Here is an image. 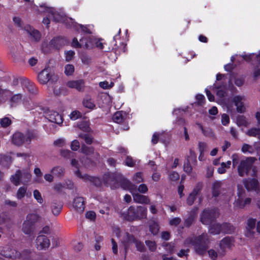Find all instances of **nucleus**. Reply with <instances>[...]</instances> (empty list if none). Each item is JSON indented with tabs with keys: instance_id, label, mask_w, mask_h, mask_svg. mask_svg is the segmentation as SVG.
I'll list each match as a JSON object with an SVG mask.
<instances>
[{
	"instance_id": "1",
	"label": "nucleus",
	"mask_w": 260,
	"mask_h": 260,
	"mask_svg": "<svg viewBox=\"0 0 260 260\" xmlns=\"http://www.w3.org/2000/svg\"><path fill=\"white\" fill-rule=\"evenodd\" d=\"M231 158L233 167L235 168L237 166L238 173L241 177L248 175L253 164L256 160V158L254 157H241L237 153L233 154Z\"/></svg>"
},
{
	"instance_id": "2",
	"label": "nucleus",
	"mask_w": 260,
	"mask_h": 260,
	"mask_svg": "<svg viewBox=\"0 0 260 260\" xmlns=\"http://www.w3.org/2000/svg\"><path fill=\"white\" fill-rule=\"evenodd\" d=\"M210 242L209 236L207 233H203L198 237H192L187 238L185 244H192L194 246L196 252L200 255L204 254L208 248Z\"/></svg>"
},
{
	"instance_id": "3",
	"label": "nucleus",
	"mask_w": 260,
	"mask_h": 260,
	"mask_svg": "<svg viewBox=\"0 0 260 260\" xmlns=\"http://www.w3.org/2000/svg\"><path fill=\"white\" fill-rule=\"evenodd\" d=\"M124 189H128L132 193L133 200L136 203L146 204L149 203L150 200L147 196L138 193L137 191V186L128 180H124L122 185Z\"/></svg>"
},
{
	"instance_id": "4",
	"label": "nucleus",
	"mask_w": 260,
	"mask_h": 260,
	"mask_svg": "<svg viewBox=\"0 0 260 260\" xmlns=\"http://www.w3.org/2000/svg\"><path fill=\"white\" fill-rule=\"evenodd\" d=\"M147 216V208L143 206H137L135 208L131 206L126 213H124V218L129 221L136 219L145 218Z\"/></svg>"
},
{
	"instance_id": "5",
	"label": "nucleus",
	"mask_w": 260,
	"mask_h": 260,
	"mask_svg": "<svg viewBox=\"0 0 260 260\" xmlns=\"http://www.w3.org/2000/svg\"><path fill=\"white\" fill-rule=\"evenodd\" d=\"M0 254L6 257L20 258L21 260H31L27 251H24L20 254L14 249L12 250L9 246L0 247Z\"/></svg>"
},
{
	"instance_id": "6",
	"label": "nucleus",
	"mask_w": 260,
	"mask_h": 260,
	"mask_svg": "<svg viewBox=\"0 0 260 260\" xmlns=\"http://www.w3.org/2000/svg\"><path fill=\"white\" fill-rule=\"evenodd\" d=\"M124 246V256L126 257L127 249L128 247V243L133 242L135 244L136 247L139 251L143 252L145 250V247L144 244L137 240L135 237L131 235L126 233L124 235V239L122 241Z\"/></svg>"
},
{
	"instance_id": "7",
	"label": "nucleus",
	"mask_w": 260,
	"mask_h": 260,
	"mask_svg": "<svg viewBox=\"0 0 260 260\" xmlns=\"http://www.w3.org/2000/svg\"><path fill=\"white\" fill-rule=\"evenodd\" d=\"M237 188V198L234 204L235 206L243 208L250 203L251 199L250 198H245V190L240 185H238Z\"/></svg>"
},
{
	"instance_id": "8",
	"label": "nucleus",
	"mask_w": 260,
	"mask_h": 260,
	"mask_svg": "<svg viewBox=\"0 0 260 260\" xmlns=\"http://www.w3.org/2000/svg\"><path fill=\"white\" fill-rule=\"evenodd\" d=\"M218 212L215 209L205 210L201 216V221L203 224L208 225L218 216Z\"/></svg>"
},
{
	"instance_id": "9",
	"label": "nucleus",
	"mask_w": 260,
	"mask_h": 260,
	"mask_svg": "<svg viewBox=\"0 0 260 260\" xmlns=\"http://www.w3.org/2000/svg\"><path fill=\"white\" fill-rule=\"evenodd\" d=\"M50 242L47 236L39 234L35 241V246L39 250H46L49 248Z\"/></svg>"
},
{
	"instance_id": "10",
	"label": "nucleus",
	"mask_w": 260,
	"mask_h": 260,
	"mask_svg": "<svg viewBox=\"0 0 260 260\" xmlns=\"http://www.w3.org/2000/svg\"><path fill=\"white\" fill-rule=\"evenodd\" d=\"M46 12L49 13V16L52 18V20L56 22H62L66 23L67 26L69 27V25L70 24H68V23L71 21L70 20V18H64L62 15L57 12L55 9L53 8H48L46 10Z\"/></svg>"
},
{
	"instance_id": "11",
	"label": "nucleus",
	"mask_w": 260,
	"mask_h": 260,
	"mask_svg": "<svg viewBox=\"0 0 260 260\" xmlns=\"http://www.w3.org/2000/svg\"><path fill=\"white\" fill-rule=\"evenodd\" d=\"M45 117L50 122L61 125L63 122L62 117L58 112L48 110L45 113Z\"/></svg>"
},
{
	"instance_id": "12",
	"label": "nucleus",
	"mask_w": 260,
	"mask_h": 260,
	"mask_svg": "<svg viewBox=\"0 0 260 260\" xmlns=\"http://www.w3.org/2000/svg\"><path fill=\"white\" fill-rule=\"evenodd\" d=\"M72 44V46L75 48H84L87 49L93 47V44L91 42V39L90 38L89 40L82 38L80 40V42H78L77 39L74 38Z\"/></svg>"
},
{
	"instance_id": "13",
	"label": "nucleus",
	"mask_w": 260,
	"mask_h": 260,
	"mask_svg": "<svg viewBox=\"0 0 260 260\" xmlns=\"http://www.w3.org/2000/svg\"><path fill=\"white\" fill-rule=\"evenodd\" d=\"M245 98L244 96L236 95L233 99V102L236 106L237 111L239 113H243L245 111Z\"/></svg>"
},
{
	"instance_id": "14",
	"label": "nucleus",
	"mask_w": 260,
	"mask_h": 260,
	"mask_svg": "<svg viewBox=\"0 0 260 260\" xmlns=\"http://www.w3.org/2000/svg\"><path fill=\"white\" fill-rule=\"evenodd\" d=\"M12 223L9 217L5 214H0V232L11 227Z\"/></svg>"
},
{
	"instance_id": "15",
	"label": "nucleus",
	"mask_w": 260,
	"mask_h": 260,
	"mask_svg": "<svg viewBox=\"0 0 260 260\" xmlns=\"http://www.w3.org/2000/svg\"><path fill=\"white\" fill-rule=\"evenodd\" d=\"M243 183L245 187L248 190H258V182L257 180L255 179H248L243 180Z\"/></svg>"
},
{
	"instance_id": "16",
	"label": "nucleus",
	"mask_w": 260,
	"mask_h": 260,
	"mask_svg": "<svg viewBox=\"0 0 260 260\" xmlns=\"http://www.w3.org/2000/svg\"><path fill=\"white\" fill-rule=\"evenodd\" d=\"M202 185L198 183L194 188L193 191L189 194L187 199V204L191 206L194 201L196 197L199 194L202 189Z\"/></svg>"
},
{
	"instance_id": "17",
	"label": "nucleus",
	"mask_w": 260,
	"mask_h": 260,
	"mask_svg": "<svg viewBox=\"0 0 260 260\" xmlns=\"http://www.w3.org/2000/svg\"><path fill=\"white\" fill-rule=\"evenodd\" d=\"M71 165L72 167L77 169V170L75 171V174L78 177L82 179L84 181L90 180L91 178L86 174L82 175L79 170L80 165L78 161L75 159H72L71 161Z\"/></svg>"
},
{
	"instance_id": "18",
	"label": "nucleus",
	"mask_w": 260,
	"mask_h": 260,
	"mask_svg": "<svg viewBox=\"0 0 260 260\" xmlns=\"http://www.w3.org/2000/svg\"><path fill=\"white\" fill-rule=\"evenodd\" d=\"M67 86L69 88H74L80 91L84 89L85 84L83 80H72L67 83Z\"/></svg>"
},
{
	"instance_id": "19",
	"label": "nucleus",
	"mask_w": 260,
	"mask_h": 260,
	"mask_svg": "<svg viewBox=\"0 0 260 260\" xmlns=\"http://www.w3.org/2000/svg\"><path fill=\"white\" fill-rule=\"evenodd\" d=\"M24 29L35 41H39L40 40L41 35L38 30L29 25L25 26Z\"/></svg>"
},
{
	"instance_id": "20",
	"label": "nucleus",
	"mask_w": 260,
	"mask_h": 260,
	"mask_svg": "<svg viewBox=\"0 0 260 260\" xmlns=\"http://www.w3.org/2000/svg\"><path fill=\"white\" fill-rule=\"evenodd\" d=\"M73 206L77 211L80 212H83L85 208L83 198L80 197L75 198L73 203Z\"/></svg>"
},
{
	"instance_id": "21",
	"label": "nucleus",
	"mask_w": 260,
	"mask_h": 260,
	"mask_svg": "<svg viewBox=\"0 0 260 260\" xmlns=\"http://www.w3.org/2000/svg\"><path fill=\"white\" fill-rule=\"evenodd\" d=\"M21 84L24 88H26L28 91L32 94H36L37 92V89L34 84L30 82L27 79H22Z\"/></svg>"
},
{
	"instance_id": "22",
	"label": "nucleus",
	"mask_w": 260,
	"mask_h": 260,
	"mask_svg": "<svg viewBox=\"0 0 260 260\" xmlns=\"http://www.w3.org/2000/svg\"><path fill=\"white\" fill-rule=\"evenodd\" d=\"M38 80L41 84L47 83L50 79V75L49 74V70L45 69L41 73H40L38 76Z\"/></svg>"
},
{
	"instance_id": "23",
	"label": "nucleus",
	"mask_w": 260,
	"mask_h": 260,
	"mask_svg": "<svg viewBox=\"0 0 260 260\" xmlns=\"http://www.w3.org/2000/svg\"><path fill=\"white\" fill-rule=\"evenodd\" d=\"M30 193L27 191V187L25 186L20 187L16 192V197L18 200H22L25 197L30 196Z\"/></svg>"
},
{
	"instance_id": "24",
	"label": "nucleus",
	"mask_w": 260,
	"mask_h": 260,
	"mask_svg": "<svg viewBox=\"0 0 260 260\" xmlns=\"http://www.w3.org/2000/svg\"><path fill=\"white\" fill-rule=\"evenodd\" d=\"M234 244V240L233 239L226 237L223 239L220 242L219 246L220 248L224 250L227 248H230Z\"/></svg>"
},
{
	"instance_id": "25",
	"label": "nucleus",
	"mask_w": 260,
	"mask_h": 260,
	"mask_svg": "<svg viewBox=\"0 0 260 260\" xmlns=\"http://www.w3.org/2000/svg\"><path fill=\"white\" fill-rule=\"evenodd\" d=\"M35 230L34 225L29 223L26 221L24 220L22 226V231L25 235H31L33 234Z\"/></svg>"
},
{
	"instance_id": "26",
	"label": "nucleus",
	"mask_w": 260,
	"mask_h": 260,
	"mask_svg": "<svg viewBox=\"0 0 260 260\" xmlns=\"http://www.w3.org/2000/svg\"><path fill=\"white\" fill-rule=\"evenodd\" d=\"M71 24L69 25V27H73L77 29H80L83 32L91 34L90 29L88 28L89 26H84L81 24H77L72 18L69 19Z\"/></svg>"
},
{
	"instance_id": "27",
	"label": "nucleus",
	"mask_w": 260,
	"mask_h": 260,
	"mask_svg": "<svg viewBox=\"0 0 260 260\" xmlns=\"http://www.w3.org/2000/svg\"><path fill=\"white\" fill-rule=\"evenodd\" d=\"M24 137L22 134L19 132L15 133L12 137V142L16 145H21L24 142Z\"/></svg>"
},
{
	"instance_id": "28",
	"label": "nucleus",
	"mask_w": 260,
	"mask_h": 260,
	"mask_svg": "<svg viewBox=\"0 0 260 260\" xmlns=\"http://www.w3.org/2000/svg\"><path fill=\"white\" fill-rule=\"evenodd\" d=\"M222 224L219 223H214L211 225L209 229V232L213 235H217L222 232Z\"/></svg>"
},
{
	"instance_id": "29",
	"label": "nucleus",
	"mask_w": 260,
	"mask_h": 260,
	"mask_svg": "<svg viewBox=\"0 0 260 260\" xmlns=\"http://www.w3.org/2000/svg\"><path fill=\"white\" fill-rule=\"evenodd\" d=\"M21 171V182L25 184L30 181L31 179V174L29 171L23 170Z\"/></svg>"
},
{
	"instance_id": "30",
	"label": "nucleus",
	"mask_w": 260,
	"mask_h": 260,
	"mask_svg": "<svg viewBox=\"0 0 260 260\" xmlns=\"http://www.w3.org/2000/svg\"><path fill=\"white\" fill-rule=\"evenodd\" d=\"M222 182L220 181H215L212 183V191L214 197H217L220 193V189L222 185Z\"/></svg>"
},
{
	"instance_id": "31",
	"label": "nucleus",
	"mask_w": 260,
	"mask_h": 260,
	"mask_svg": "<svg viewBox=\"0 0 260 260\" xmlns=\"http://www.w3.org/2000/svg\"><path fill=\"white\" fill-rule=\"evenodd\" d=\"M51 44L56 48H59L66 44V40L62 37H57L52 40Z\"/></svg>"
},
{
	"instance_id": "32",
	"label": "nucleus",
	"mask_w": 260,
	"mask_h": 260,
	"mask_svg": "<svg viewBox=\"0 0 260 260\" xmlns=\"http://www.w3.org/2000/svg\"><path fill=\"white\" fill-rule=\"evenodd\" d=\"M39 219L40 216L38 214L29 213L26 216L25 220L34 225V224L39 220Z\"/></svg>"
},
{
	"instance_id": "33",
	"label": "nucleus",
	"mask_w": 260,
	"mask_h": 260,
	"mask_svg": "<svg viewBox=\"0 0 260 260\" xmlns=\"http://www.w3.org/2000/svg\"><path fill=\"white\" fill-rule=\"evenodd\" d=\"M125 116V113L123 111L116 112L113 116V120L115 122L120 123L123 121Z\"/></svg>"
},
{
	"instance_id": "34",
	"label": "nucleus",
	"mask_w": 260,
	"mask_h": 260,
	"mask_svg": "<svg viewBox=\"0 0 260 260\" xmlns=\"http://www.w3.org/2000/svg\"><path fill=\"white\" fill-rule=\"evenodd\" d=\"M246 134L250 137H256L260 140V128H250L246 132Z\"/></svg>"
},
{
	"instance_id": "35",
	"label": "nucleus",
	"mask_w": 260,
	"mask_h": 260,
	"mask_svg": "<svg viewBox=\"0 0 260 260\" xmlns=\"http://www.w3.org/2000/svg\"><path fill=\"white\" fill-rule=\"evenodd\" d=\"M11 182L16 186H18L21 182V171L18 170L16 173L11 177Z\"/></svg>"
},
{
	"instance_id": "36",
	"label": "nucleus",
	"mask_w": 260,
	"mask_h": 260,
	"mask_svg": "<svg viewBox=\"0 0 260 260\" xmlns=\"http://www.w3.org/2000/svg\"><path fill=\"white\" fill-rule=\"evenodd\" d=\"M51 172L57 177H60L63 175L64 169L61 167L56 166L52 169Z\"/></svg>"
},
{
	"instance_id": "37",
	"label": "nucleus",
	"mask_w": 260,
	"mask_h": 260,
	"mask_svg": "<svg viewBox=\"0 0 260 260\" xmlns=\"http://www.w3.org/2000/svg\"><path fill=\"white\" fill-rule=\"evenodd\" d=\"M222 232L231 234L235 230V228L230 223H225L222 224Z\"/></svg>"
},
{
	"instance_id": "38",
	"label": "nucleus",
	"mask_w": 260,
	"mask_h": 260,
	"mask_svg": "<svg viewBox=\"0 0 260 260\" xmlns=\"http://www.w3.org/2000/svg\"><path fill=\"white\" fill-rule=\"evenodd\" d=\"M12 162L11 156L8 155H1L0 157V162L4 166H7Z\"/></svg>"
},
{
	"instance_id": "39",
	"label": "nucleus",
	"mask_w": 260,
	"mask_h": 260,
	"mask_svg": "<svg viewBox=\"0 0 260 260\" xmlns=\"http://www.w3.org/2000/svg\"><path fill=\"white\" fill-rule=\"evenodd\" d=\"M83 105L85 108L91 110L93 109L95 107L93 101L90 98H86L84 99L83 101Z\"/></svg>"
},
{
	"instance_id": "40",
	"label": "nucleus",
	"mask_w": 260,
	"mask_h": 260,
	"mask_svg": "<svg viewBox=\"0 0 260 260\" xmlns=\"http://www.w3.org/2000/svg\"><path fill=\"white\" fill-rule=\"evenodd\" d=\"M255 148L253 146L247 144H244L243 145L241 151L244 153H248L250 154H252L254 152Z\"/></svg>"
},
{
	"instance_id": "41",
	"label": "nucleus",
	"mask_w": 260,
	"mask_h": 260,
	"mask_svg": "<svg viewBox=\"0 0 260 260\" xmlns=\"http://www.w3.org/2000/svg\"><path fill=\"white\" fill-rule=\"evenodd\" d=\"M162 246L165 247L166 251L170 253H173L175 251V245L174 243H164Z\"/></svg>"
},
{
	"instance_id": "42",
	"label": "nucleus",
	"mask_w": 260,
	"mask_h": 260,
	"mask_svg": "<svg viewBox=\"0 0 260 260\" xmlns=\"http://www.w3.org/2000/svg\"><path fill=\"white\" fill-rule=\"evenodd\" d=\"M132 181L135 183H140L143 181L142 174L141 172L135 173L133 178Z\"/></svg>"
},
{
	"instance_id": "43",
	"label": "nucleus",
	"mask_w": 260,
	"mask_h": 260,
	"mask_svg": "<svg viewBox=\"0 0 260 260\" xmlns=\"http://www.w3.org/2000/svg\"><path fill=\"white\" fill-rule=\"evenodd\" d=\"M255 56L257 62L260 63V51L258 54L255 55L254 54H250L248 55H242V57L246 61H250L253 57Z\"/></svg>"
},
{
	"instance_id": "44",
	"label": "nucleus",
	"mask_w": 260,
	"mask_h": 260,
	"mask_svg": "<svg viewBox=\"0 0 260 260\" xmlns=\"http://www.w3.org/2000/svg\"><path fill=\"white\" fill-rule=\"evenodd\" d=\"M237 124L239 126H247L248 122L246 118L244 116H239L237 119Z\"/></svg>"
},
{
	"instance_id": "45",
	"label": "nucleus",
	"mask_w": 260,
	"mask_h": 260,
	"mask_svg": "<svg viewBox=\"0 0 260 260\" xmlns=\"http://www.w3.org/2000/svg\"><path fill=\"white\" fill-rule=\"evenodd\" d=\"M256 225V219L254 218H249L247 221L246 228L249 230L254 229Z\"/></svg>"
},
{
	"instance_id": "46",
	"label": "nucleus",
	"mask_w": 260,
	"mask_h": 260,
	"mask_svg": "<svg viewBox=\"0 0 260 260\" xmlns=\"http://www.w3.org/2000/svg\"><path fill=\"white\" fill-rule=\"evenodd\" d=\"M195 218V215L194 214L190 215L187 218L184 220V226L186 227L190 226L192 223Z\"/></svg>"
},
{
	"instance_id": "47",
	"label": "nucleus",
	"mask_w": 260,
	"mask_h": 260,
	"mask_svg": "<svg viewBox=\"0 0 260 260\" xmlns=\"http://www.w3.org/2000/svg\"><path fill=\"white\" fill-rule=\"evenodd\" d=\"M34 198L39 204H42L43 202V199L42 198L41 193L38 190H35L33 192Z\"/></svg>"
},
{
	"instance_id": "48",
	"label": "nucleus",
	"mask_w": 260,
	"mask_h": 260,
	"mask_svg": "<svg viewBox=\"0 0 260 260\" xmlns=\"http://www.w3.org/2000/svg\"><path fill=\"white\" fill-rule=\"evenodd\" d=\"M99 86L104 89H110L114 86V83L113 82H111L109 83L108 82L105 81L103 82H100L99 83Z\"/></svg>"
},
{
	"instance_id": "49",
	"label": "nucleus",
	"mask_w": 260,
	"mask_h": 260,
	"mask_svg": "<svg viewBox=\"0 0 260 260\" xmlns=\"http://www.w3.org/2000/svg\"><path fill=\"white\" fill-rule=\"evenodd\" d=\"M145 244L148 247L149 250L151 251H155L156 249V244L154 241L147 240L145 241Z\"/></svg>"
},
{
	"instance_id": "50",
	"label": "nucleus",
	"mask_w": 260,
	"mask_h": 260,
	"mask_svg": "<svg viewBox=\"0 0 260 260\" xmlns=\"http://www.w3.org/2000/svg\"><path fill=\"white\" fill-rule=\"evenodd\" d=\"M150 231L153 235L156 234L159 231V226L157 223L153 222L150 225Z\"/></svg>"
},
{
	"instance_id": "51",
	"label": "nucleus",
	"mask_w": 260,
	"mask_h": 260,
	"mask_svg": "<svg viewBox=\"0 0 260 260\" xmlns=\"http://www.w3.org/2000/svg\"><path fill=\"white\" fill-rule=\"evenodd\" d=\"M82 151L87 155L94 153V150L92 147H89L85 146H82Z\"/></svg>"
},
{
	"instance_id": "52",
	"label": "nucleus",
	"mask_w": 260,
	"mask_h": 260,
	"mask_svg": "<svg viewBox=\"0 0 260 260\" xmlns=\"http://www.w3.org/2000/svg\"><path fill=\"white\" fill-rule=\"evenodd\" d=\"M74 72V67L72 64H67L65 67L64 73L67 75H71Z\"/></svg>"
},
{
	"instance_id": "53",
	"label": "nucleus",
	"mask_w": 260,
	"mask_h": 260,
	"mask_svg": "<svg viewBox=\"0 0 260 260\" xmlns=\"http://www.w3.org/2000/svg\"><path fill=\"white\" fill-rule=\"evenodd\" d=\"M66 141L64 138H59L54 142V145L61 147L66 145Z\"/></svg>"
},
{
	"instance_id": "54",
	"label": "nucleus",
	"mask_w": 260,
	"mask_h": 260,
	"mask_svg": "<svg viewBox=\"0 0 260 260\" xmlns=\"http://www.w3.org/2000/svg\"><path fill=\"white\" fill-rule=\"evenodd\" d=\"M81 117V113L76 110L73 111L70 115V118L73 120H75Z\"/></svg>"
},
{
	"instance_id": "55",
	"label": "nucleus",
	"mask_w": 260,
	"mask_h": 260,
	"mask_svg": "<svg viewBox=\"0 0 260 260\" xmlns=\"http://www.w3.org/2000/svg\"><path fill=\"white\" fill-rule=\"evenodd\" d=\"M71 148L73 151H77L80 148V143L77 140H73L71 144Z\"/></svg>"
},
{
	"instance_id": "56",
	"label": "nucleus",
	"mask_w": 260,
	"mask_h": 260,
	"mask_svg": "<svg viewBox=\"0 0 260 260\" xmlns=\"http://www.w3.org/2000/svg\"><path fill=\"white\" fill-rule=\"evenodd\" d=\"M198 125H199V127L201 128V129L202 130V133H203V134L205 136H212L213 135V132L211 131V129H204L202 125L200 124H198Z\"/></svg>"
},
{
	"instance_id": "57",
	"label": "nucleus",
	"mask_w": 260,
	"mask_h": 260,
	"mask_svg": "<svg viewBox=\"0 0 260 260\" xmlns=\"http://www.w3.org/2000/svg\"><path fill=\"white\" fill-rule=\"evenodd\" d=\"M51 207L52 213L54 215H58L60 213L61 210V206L60 205L56 206L55 205H53Z\"/></svg>"
},
{
	"instance_id": "58",
	"label": "nucleus",
	"mask_w": 260,
	"mask_h": 260,
	"mask_svg": "<svg viewBox=\"0 0 260 260\" xmlns=\"http://www.w3.org/2000/svg\"><path fill=\"white\" fill-rule=\"evenodd\" d=\"M91 42L93 44V46L94 45H95L96 47L100 49H103V44L101 42L100 40H97L96 39H91Z\"/></svg>"
},
{
	"instance_id": "59",
	"label": "nucleus",
	"mask_w": 260,
	"mask_h": 260,
	"mask_svg": "<svg viewBox=\"0 0 260 260\" xmlns=\"http://www.w3.org/2000/svg\"><path fill=\"white\" fill-rule=\"evenodd\" d=\"M79 137L83 138L87 144H90L92 142V138L87 134L80 135Z\"/></svg>"
},
{
	"instance_id": "60",
	"label": "nucleus",
	"mask_w": 260,
	"mask_h": 260,
	"mask_svg": "<svg viewBox=\"0 0 260 260\" xmlns=\"http://www.w3.org/2000/svg\"><path fill=\"white\" fill-rule=\"evenodd\" d=\"M66 60L67 61H71L75 55V52L73 51L70 50L66 52Z\"/></svg>"
},
{
	"instance_id": "61",
	"label": "nucleus",
	"mask_w": 260,
	"mask_h": 260,
	"mask_svg": "<svg viewBox=\"0 0 260 260\" xmlns=\"http://www.w3.org/2000/svg\"><path fill=\"white\" fill-rule=\"evenodd\" d=\"M230 122L229 116L226 114L221 115V123L223 125H228Z\"/></svg>"
},
{
	"instance_id": "62",
	"label": "nucleus",
	"mask_w": 260,
	"mask_h": 260,
	"mask_svg": "<svg viewBox=\"0 0 260 260\" xmlns=\"http://www.w3.org/2000/svg\"><path fill=\"white\" fill-rule=\"evenodd\" d=\"M209 256L212 260H216L217 258L218 254L216 251H215L214 249H210L208 251Z\"/></svg>"
},
{
	"instance_id": "63",
	"label": "nucleus",
	"mask_w": 260,
	"mask_h": 260,
	"mask_svg": "<svg viewBox=\"0 0 260 260\" xmlns=\"http://www.w3.org/2000/svg\"><path fill=\"white\" fill-rule=\"evenodd\" d=\"M179 178V175L176 172H172L169 174V179L173 181H177Z\"/></svg>"
},
{
	"instance_id": "64",
	"label": "nucleus",
	"mask_w": 260,
	"mask_h": 260,
	"mask_svg": "<svg viewBox=\"0 0 260 260\" xmlns=\"http://www.w3.org/2000/svg\"><path fill=\"white\" fill-rule=\"evenodd\" d=\"M199 148L200 153H204L207 150V145L204 142H200L199 143Z\"/></svg>"
}]
</instances>
